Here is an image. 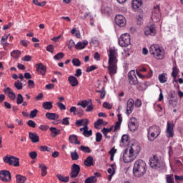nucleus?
Listing matches in <instances>:
<instances>
[{
    "mask_svg": "<svg viewBox=\"0 0 183 183\" xmlns=\"http://www.w3.org/2000/svg\"><path fill=\"white\" fill-rule=\"evenodd\" d=\"M84 164L85 167H92L94 165V157L92 156H89L84 160Z\"/></svg>",
    "mask_w": 183,
    "mask_h": 183,
    "instance_id": "nucleus-22",
    "label": "nucleus"
},
{
    "mask_svg": "<svg viewBox=\"0 0 183 183\" xmlns=\"http://www.w3.org/2000/svg\"><path fill=\"white\" fill-rule=\"evenodd\" d=\"M149 165L153 169H164L165 167V163L161 160H159L158 156L153 155L149 159Z\"/></svg>",
    "mask_w": 183,
    "mask_h": 183,
    "instance_id": "nucleus-3",
    "label": "nucleus"
},
{
    "mask_svg": "<svg viewBox=\"0 0 183 183\" xmlns=\"http://www.w3.org/2000/svg\"><path fill=\"white\" fill-rule=\"evenodd\" d=\"M109 73L111 76L115 75L117 74V71L118 70V53L117 52V49H109Z\"/></svg>",
    "mask_w": 183,
    "mask_h": 183,
    "instance_id": "nucleus-1",
    "label": "nucleus"
},
{
    "mask_svg": "<svg viewBox=\"0 0 183 183\" xmlns=\"http://www.w3.org/2000/svg\"><path fill=\"white\" fill-rule=\"evenodd\" d=\"M129 83L130 85H138V78L135 75L134 71H130L128 73Z\"/></svg>",
    "mask_w": 183,
    "mask_h": 183,
    "instance_id": "nucleus-11",
    "label": "nucleus"
},
{
    "mask_svg": "<svg viewBox=\"0 0 183 183\" xmlns=\"http://www.w3.org/2000/svg\"><path fill=\"white\" fill-rule=\"evenodd\" d=\"M46 117L51 121H55L59 118V115L56 113L47 112L46 113Z\"/></svg>",
    "mask_w": 183,
    "mask_h": 183,
    "instance_id": "nucleus-24",
    "label": "nucleus"
},
{
    "mask_svg": "<svg viewBox=\"0 0 183 183\" xmlns=\"http://www.w3.org/2000/svg\"><path fill=\"white\" fill-rule=\"evenodd\" d=\"M103 107L106 108L107 109H112V105L108 102H104Z\"/></svg>",
    "mask_w": 183,
    "mask_h": 183,
    "instance_id": "nucleus-61",
    "label": "nucleus"
},
{
    "mask_svg": "<svg viewBox=\"0 0 183 183\" xmlns=\"http://www.w3.org/2000/svg\"><path fill=\"white\" fill-rule=\"evenodd\" d=\"M24 102V97H22V94H19L16 97V104L17 105H21Z\"/></svg>",
    "mask_w": 183,
    "mask_h": 183,
    "instance_id": "nucleus-41",
    "label": "nucleus"
},
{
    "mask_svg": "<svg viewBox=\"0 0 183 183\" xmlns=\"http://www.w3.org/2000/svg\"><path fill=\"white\" fill-rule=\"evenodd\" d=\"M49 129L51 134H53V138H55V137H57V135H59V134H61V130L56 129V127H50Z\"/></svg>",
    "mask_w": 183,
    "mask_h": 183,
    "instance_id": "nucleus-29",
    "label": "nucleus"
},
{
    "mask_svg": "<svg viewBox=\"0 0 183 183\" xmlns=\"http://www.w3.org/2000/svg\"><path fill=\"white\" fill-rule=\"evenodd\" d=\"M134 105L137 108H141V106L142 105V102L139 99H137L134 102Z\"/></svg>",
    "mask_w": 183,
    "mask_h": 183,
    "instance_id": "nucleus-59",
    "label": "nucleus"
},
{
    "mask_svg": "<svg viewBox=\"0 0 183 183\" xmlns=\"http://www.w3.org/2000/svg\"><path fill=\"white\" fill-rule=\"evenodd\" d=\"M102 13L104 14V15L109 16L112 14V9L108 6H104L102 9Z\"/></svg>",
    "mask_w": 183,
    "mask_h": 183,
    "instance_id": "nucleus-27",
    "label": "nucleus"
},
{
    "mask_svg": "<svg viewBox=\"0 0 183 183\" xmlns=\"http://www.w3.org/2000/svg\"><path fill=\"white\" fill-rule=\"evenodd\" d=\"M177 99H172L169 100V108H175L177 107Z\"/></svg>",
    "mask_w": 183,
    "mask_h": 183,
    "instance_id": "nucleus-35",
    "label": "nucleus"
},
{
    "mask_svg": "<svg viewBox=\"0 0 183 183\" xmlns=\"http://www.w3.org/2000/svg\"><path fill=\"white\" fill-rule=\"evenodd\" d=\"M88 16H91V12H86L84 13V11L81 12V14L79 15V18L82 20V21H85L86 18H88Z\"/></svg>",
    "mask_w": 183,
    "mask_h": 183,
    "instance_id": "nucleus-37",
    "label": "nucleus"
},
{
    "mask_svg": "<svg viewBox=\"0 0 183 183\" xmlns=\"http://www.w3.org/2000/svg\"><path fill=\"white\" fill-rule=\"evenodd\" d=\"M57 106L59 109H61V111H65L66 109V107L64 106V104L61 102L57 103Z\"/></svg>",
    "mask_w": 183,
    "mask_h": 183,
    "instance_id": "nucleus-62",
    "label": "nucleus"
},
{
    "mask_svg": "<svg viewBox=\"0 0 183 183\" xmlns=\"http://www.w3.org/2000/svg\"><path fill=\"white\" fill-rule=\"evenodd\" d=\"M4 162L9 165H13V167H19V158L14 156H8L4 157Z\"/></svg>",
    "mask_w": 183,
    "mask_h": 183,
    "instance_id": "nucleus-6",
    "label": "nucleus"
},
{
    "mask_svg": "<svg viewBox=\"0 0 183 183\" xmlns=\"http://www.w3.org/2000/svg\"><path fill=\"white\" fill-rule=\"evenodd\" d=\"M39 167L41 169V177H45V175L48 174V172H46V166H45V164H39Z\"/></svg>",
    "mask_w": 183,
    "mask_h": 183,
    "instance_id": "nucleus-30",
    "label": "nucleus"
},
{
    "mask_svg": "<svg viewBox=\"0 0 183 183\" xmlns=\"http://www.w3.org/2000/svg\"><path fill=\"white\" fill-rule=\"evenodd\" d=\"M154 132V134L157 135L156 138H158L159 137V134H161V127L159 126H152L149 127L148 129V135L151 134V132Z\"/></svg>",
    "mask_w": 183,
    "mask_h": 183,
    "instance_id": "nucleus-17",
    "label": "nucleus"
},
{
    "mask_svg": "<svg viewBox=\"0 0 183 183\" xmlns=\"http://www.w3.org/2000/svg\"><path fill=\"white\" fill-rule=\"evenodd\" d=\"M69 112L74 115H78V117H81L84 116V110L81 107L76 108L75 107H71L69 109Z\"/></svg>",
    "mask_w": 183,
    "mask_h": 183,
    "instance_id": "nucleus-15",
    "label": "nucleus"
},
{
    "mask_svg": "<svg viewBox=\"0 0 183 183\" xmlns=\"http://www.w3.org/2000/svg\"><path fill=\"white\" fill-rule=\"evenodd\" d=\"M89 105H87V108L86 109V112H92L94 111V106H92V100L89 99Z\"/></svg>",
    "mask_w": 183,
    "mask_h": 183,
    "instance_id": "nucleus-40",
    "label": "nucleus"
},
{
    "mask_svg": "<svg viewBox=\"0 0 183 183\" xmlns=\"http://www.w3.org/2000/svg\"><path fill=\"white\" fill-rule=\"evenodd\" d=\"M27 125L30 127L31 128H35L36 127V123L32 120H29L27 122Z\"/></svg>",
    "mask_w": 183,
    "mask_h": 183,
    "instance_id": "nucleus-55",
    "label": "nucleus"
},
{
    "mask_svg": "<svg viewBox=\"0 0 183 183\" xmlns=\"http://www.w3.org/2000/svg\"><path fill=\"white\" fill-rule=\"evenodd\" d=\"M129 138V137H128V135L124 134V135L122 137L121 142H122V144H127V142H128Z\"/></svg>",
    "mask_w": 183,
    "mask_h": 183,
    "instance_id": "nucleus-53",
    "label": "nucleus"
},
{
    "mask_svg": "<svg viewBox=\"0 0 183 183\" xmlns=\"http://www.w3.org/2000/svg\"><path fill=\"white\" fill-rule=\"evenodd\" d=\"M52 102H46L42 104L44 109H52Z\"/></svg>",
    "mask_w": 183,
    "mask_h": 183,
    "instance_id": "nucleus-34",
    "label": "nucleus"
},
{
    "mask_svg": "<svg viewBox=\"0 0 183 183\" xmlns=\"http://www.w3.org/2000/svg\"><path fill=\"white\" fill-rule=\"evenodd\" d=\"M82 134L86 137V138H89V137H92V129L86 130L83 132Z\"/></svg>",
    "mask_w": 183,
    "mask_h": 183,
    "instance_id": "nucleus-47",
    "label": "nucleus"
},
{
    "mask_svg": "<svg viewBox=\"0 0 183 183\" xmlns=\"http://www.w3.org/2000/svg\"><path fill=\"white\" fill-rule=\"evenodd\" d=\"M172 76L173 78L178 76V68L177 66L172 68Z\"/></svg>",
    "mask_w": 183,
    "mask_h": 183,
    "instance_id": "nucleus-48",
    "label": "nucleus"
},
{
    "mask_svg": "<svg viewBox=\"0 0 183 183\" xmlns=\"http://www.w3.org/2000/svg\"><path fill=\"white\" fill-rule=\"evenodd\" d=\"M157 26L155 24H152L149 26H147L144 29V34L148 36L150 35L151 36H155L157 34Z\"/></svg>",
    "mask_w": 183,
    "mask_h": 183,
    "instance_id": "nucleus-8",
    "label": "nucleus"
},
{
    "mask_svg": "<svg viewBox=\"0 0 183 183\" xmlns=\"http://www.w3.org/2000/svg\"><path fill=\"white\" fill-rule=\"evenodd\" d=\"M56 177L61 182H68V181H69V176L64 177V175H62V174H57Z\"/></svg>",
    "mask_w": 183,
    "mask_h": 183,
    "instance_id": "nucleus-32",
    "label": "nucleus"
},
{
    "mask_svg": "<svg viewBox=\"0 0 183 183\" xmlns=\"http://www.w3.org/2000/svg\"><path fill=\"white\" fill-rule=\"evenodd\" d=\"M139 151H141V147L137 144H132L129 149V158L134 156V153L139 154Z\"/></svg>",
    "mask_w": 183,
    "mask_h": 183,
    "instance_id": "nucleus-18",
    "label": "nucleus"
},
{
    "mask_svg": "<svg viewBox=\"0 0 183 183\" xmlns=\"http://www.w3.org/2000/svg\"><path fill=\"white\" fill-rule=\"evenodd\" d=\"M135 102H134L133 99H129L127 101V111L126 114L127 115H129L130 114H132V111H134V104Z\"/></svg>",
    "mask_w": 183,
    "mask_h": 183,
    "instance_id": "nucleus-16",
    "label": "nucleus"
},
{
    "mask_svg": "<svg viewBox=\"0 0 183 183\" xmlns=\"http://www.w3.org/2000/svg\"><path fill=\"white\" fill-rule=\"evenodd\" d=\"M115 23L118 26L124 27L125 25H127V19H125V17L121 14H117L115 16Z\"/></svg>",
    "mask_w": 183,
    "mask_h": 183,
    "instance_id": "nucleus-10",
    "label": "nucleus"
},
{
    "mask_svg": "<svg viewBox=\"0 0 183 183\" xmlns=\"http://www.w3.org/2000/svg\"><path fill=\"white\" fill-rule=\"evenodd\" d=\"M72 46H75V41H74L72 39H70L69 43L68 44L69 49H72Z\"/></svg>",
    "mask_w": 183,
    "mask_h": 183,
    "instance_id": "nucleus-63",
    "label": "nucleus"
},
{
    "mask_svg": "<svg viewBox=\"0 0 183 183\" xmlns=\"http://www.w3.org/2000/svg\"><path fill=\"white\" fill-rule=\"evenodd\" d=\"M61 124L62 125H69V117L63 118Z\"/></svg>",
    "mask_w": 183,
    "mask_h": 183,
    "instance_id": "nucleus-57",
    "label": "nucleus"
},
{
    "mask_svg": "<svg viewBox=\"0 0 183 183\" xmlns=\"http://www.w3.org/2000/svg\"><path fill=\"white\" fill-rule=\"evenodd\" d=\"M155 135H156L155 132L152 131L150 132V136H149V134L148 135L149 141H150L151 142H152V141H154L157 138V137H155Z\"/></svg>",
    "mask_w": 183,
    "mask_h": 183,
    "instance_id": "nucleus-45",
    "label": "nucleus"
},
{
    "mask_svg": "<svg viewBox=\"0 0 183 183\" xmlns=\"http://www.w3.org/2000/svg\"><path fill=\"white\" fill-rule=\"evenodd\" d=\"M16 183H25L26 181V177L21 174H17L16 175Z\"/></svg>",
    "mask_w": 183,
    "mask_h": 183,
    "instance_id": "nucleus-28",
    "label": "nucleus"
},
{
    "mask_svg": "<svg viewBox=\"0 0 183 183\" xmlns=\"http://www.w3.org/2000/svg\"><path fill=\"white\" fill-rule=\"evenodd\" d=\"M152 19L154 22H159L161 19V13H159V5L154 6V10L152 14Z\"/></svg>",
    "mask_w": 183,
    "mask_h": 183,
    "instance_id": "nucleus-7",
    "label": "nucleus"
},
{
    "mask_svg": "<svg viewBox=\"0 0 183 183\" xmlns=\"http://www.w3.org/2000/svg\"><path fill=\"white\" fill-rule=\"evenodd\" d=\"M11 55L13 56V58H19L21 51L19 50H14L11 53Z\"/></svg>",
    "mask_w": 183,
    "mask_h": 183,
    "instance_id": "nucleus-44",
    "label": "nucleus"
},
{
    "mask_svg": "<svg viewBox=\"0 0 183 183\" xmlns=\"http://www.w3.org/2000/svg\"><path fill=\"white\" fill-rule=\"evenodd\" d=\"M14 86L16 89L21 90L23 88L22 83L19 82V80H17L14 82Z\"/></svg>",
    "mask_w": 183,
    "mask_h": 183,
    "instance_id": "nucleus-50",
    "label": "nucleus"
},
{
    "mask_svg": "<svg viewBox=\"0 0 183 183\" xmlns=\"http://www.w3.org/2000/svg\"><path fill=\"white\" fill-rule=\"evenodd\" d=\"M38 114V109H35L30 112V118H35Z\"/></svg>",
    "mask_w": 183,
    "mask_h": 183,
    "instance_id": "nucleus-56",
    "label": "nucleus"
},
{
    "mask_svg": "<svg viewBox=\"0 0 183 183\" xmlns=\"http://www.w3.org/2000/svg\"><path fill=\"white\" fill-rule=\"evenodd\" d=\"M79 171H81V167L79 165L76 164H74L71 166V171L70 173L71 178H76L79 174Z\"/></svg>",
    "mask_w": 183,
    "mask_h": 183,
    "instance_id": "nucleus-12",
    "label": "nucleus"
},
{
    "mask_svg": "<svg viewBox=\"0 0 183 183\" xmlns=\"http://www.w3.org/2000/svg\"><path fill=\"white\" fill-rule=\"evenodd\" d=\"M64 56H65V54L63 52H59L54 56V59L59 61L60 59H63Z\"/></svg>",
    "mask_w": 183,
    "mask_h": 183,
    "instance_id": "nucleus-38",
    "label": "nucleus"
},
{
    "mask_svg": "<svg viewBox=\"0 0 183 183\" xmlns=\"http://www.w3.org/2000/svg\"><path fill=\"white\" fill-rule=\"evenodd\" d=\"M142 6V0H133L132 2V6L134 11L139 9V6Z\"/></svg>",
    "mask_w": 183,
    "mask_h": 183,
    "instance_id": "nucleus-23",
    "label": "nucleus"
},
{
    "mask_svg": "<svg viewBox=\"0 0 183 183\" xmlns=\"http://www.w3.org/2000/svg\"><path fill=\"white\" fill-rule=\"evenodd\" d=\"M68 81H69L70 85H71V86H77L78 79H76V77H75L74 76H70L68 78Z\"/></svg>",
    "mask_w": 183,
    "mask_h": 183,
    "instance_id": "nucleus-25",
    "label": "nucleus"
},
{
    "mask_svg": "<svg viewBox=\"0 0 183 183\" xmlns=\"http://www.w3.org/2000/svg\"><path fill=\"white\" fill-rule=\"evenodd\" d=\"M147 172V163L142 159H139L135 162L133 167V174L134 177L140 178V177H144Z\"/></svg>",
    "mask_w": 183,
    "mask_h": 183,
    "instance_id": "nucleus-2",
    "label": "nucleus"
},
{
    "mask_svg": "<svg viewBox=\"0 0 183 183\" xmlns=\"http://www.w3.org/2000/svg\"><path fill=\"white\" fill-rule=\"evenodd\" d=\"M102 141V134L99 132L96 133V142H101Z\"/></svg>",
    "mask_w": 183,
    "mask_h": 183,
    "instance_id": "nucleus-52",
    "label": "nucleus"
},
{
    "mask_svg": "<svg viewBox=\"0 0 183 183\" xmlns=\"http://www.w3.org/2000/svg\"><path fill=\"white\" fill-rule=\"evenodd\" d=\"M54 45L50 44L47 46L46 51H48V52H51V54H54Z\"/></svg>",
    "mask_w": 183,
    "mask_h": 183,
    "instance_id": "nucleus-60",
    "label": "nucleus"
},
{
    "mask_svg": "<svg viewBox=\"0 0 183 183\" xmlns=\"http://www.w3.org/2000/svg\"><path fill=\"white\" fill-rule=\"evenodd\" d=\"M166 182L167 183H175L174 178H172V175L167 174L166 176Z\"/></svg>",
    "mask_w": 183,
    "mask_h": 183,
    "instance_id": "nucleus-49",
    "label": "nucleus"
},
{
    "mask_svg": "<svg viewBox=\"0 0 183 183\" xmlns=\"http://www.w3.org/2000/svg\"><path fill=\"white\" fill-rule=\"evenodd\" d=\"M158 79L161 84H165L168 81V78L165 76V74H161L158 76Z\"/></svg>",
    "mask_w": 183,
    "mask_h": 183,
    "instance_id": "nucleus-31",
    "label": "nucleus"
},
{
    "mask_svg": "<svg viewBox=\"0 0 183 183\" xmlns=\"http://www.w3.org/2000/svg\"><path fill=\"white\" fill-rule=\"evenodd\" d=\"M29 137L33 144H36V142H39V136H38V134H36V132H29Z\"/></svg>",
    "mask_w": 183,
    "mask_h": 183,
    "instance_id": "nucleus-20",
    "label": "nucleus"
},
{
    "mask_svg": "<svg viewBox=\"0 0 183 183\" xmlns=\"http://www.w3.org/2000/svg\"><path fill=\"white\" fill-rule=\"evenodd\" d=\"M149 54L154 55L156 59H164V51L161 50V47L159 45H152L149 48Z\"/></svg>",
    "mask_w": 183,
    "mask_h": 183,
    "instance_id": "nucleus-4",
    "label": "nucleus"
},
{
    "mask_svg": "<svg viewBox=\"0 0 183 183\" xmlns=\"http://www.w3.org/2000/svg\"><path fill=\"white\" fill-rule=\"evenodd\" d=\"M0 179L4 182L11 181V172L8 170L0 171Z\"/></svg>",
    "mask_w": 183,
    "mask_h": 183,
    "instance_id": "nucleus-9",
    "label": "nucleus"
},
{
    "mask_svg": "<svg viewBox=\"0 0 183 183\" xmlns=\"http://www.w3.org/2000/svg\"><path fill=\"white\" fill-rule=\"evenodd\" d=\"M98 69V67L97 66L92 65V66H90L87 67L86 71L87 72H91L92 71H95V69Z\"/></svg>",
    "mask_w": 183,
    "mask_h": 183,
    "instance_id": "nucleus-58",
    "label": "nucleus"
},
{
    "mask_svg": "<svg viewBox=\"0 0 183 183\" xmlns=\"http://www.w3.org/2000/svg\"><path fill=\"white\" fill-rule=\"evenodd\" d=\"M95 181H97V177L92 176L86 179L84 183H95Z\"/></svg>",
    "mask_w": 183,
    "mask_h": 183,
    "instance_id": "nucleus-43",
    "label": "nucleus"
},
{
    "mask_svg": "<svg viewBox=\"0 0 183 183\" xmlns=\"http://www.w3.org/2000/svg\"><path fill=\"white\" fill-rule=\"evenodd\" d=\"M166 134L167 138H174V124L171 122H167Z\"/></svg>",
    "mask_w": 183,
    "mask_h": 183,
    "instance_id": "nucleus-13",
    "label": "nucleus"
},
{
    "mask_svg": "<svg viewBox=\"0 0 183 183\" xmlns=\"http://www.w3.org/2000/svg\"><path fill=\"white\" fill-rule=\"evenodd\" d=\"M88 45V41L85 40L84 42L79 41L75 45L76 49H84Z\"/></svg>",
    "mask_w": 183,
    "mask_h": 183,
    "instance_id": "nucleus-26",
    "label": "nucleus"
},
{
    "mask_svg": "<svg viewBox=\"0 0 183 183\" xmlns=\"http://www.w3.org/2000/svg\"><path fill=\"white\" fill-rule=\"evenodd\" d=\"M137 118L132 117L130 119V122L128 124L129 129L131 132H135L138 129V124H137Z\"/></svg>",
    "mask_w": 183,
    "mask_h": 183,
    "instance_id": "nucleus-14",
    "label": "nucleus"
},
{
    "mask_svg": "<svg viewBox=\"0 0 183 183\" xmlns=\"http://www.w3.org/2000/svg\"><path fill=\"white\" fill-rule=\"evenodd\" d=\"M71 157L72 161H78V159H79V155L76 152V150L71 152Z\"/></svg>",
    "mask_w": 183,
    "mask_h": 183,
    "instance_id": "nucleus-36",
    "label": "nucleus"
},
{
    "mask_svg": "<svg viewBox=\"0 0 183 183\" xmlns=\"http://www.w3.org/2000/svg\"><path fill=\"white\" fill-rule=\"evenodd\" d=\"M89 100H82L80 102L77 103L78 107H81L82 108H86L89 105Z\"/></svg>",
    "mask_w": 183,
    "mask_h": 183,
    "instance_id": "nucleus-33",
    "label": "nucleus"
},
{
    "mask_svg": "<svg viewBox=\"0 0 183 183\" xmlns=\"http://www.w3.org/2000/svg\"><path fill=\"white\" fill-rule=\"evenodd\" d=\"M80 151L85 152V154H91V149L88 147L81 146L79 147Z\"/></svg>",
    "mask_w": 183,
    "mask_h": 183,
    "instance_id": "nucleus-39",
    "label": "nucleus"
},
{
    "mask_svg": "<svg viewBox=\"0 0 183 183\" xmlns=\"http://www.w3.org/2000/svg\"><path fill=\"white\" fill-rule=\"evenodd\" d=\"M104 119H97V122H94V128H96V129H99V127L100 125H102V122H103Z\"/></svg>",
    "mask_w": 183,
    "mask_h": 183,
    "instance_id": "nucleus-46",
    "label": "nucleus"
},
{
    "mask_svg": "<svg viewBox=\"0 0 183 183\" xmlns=\"http://www.w3.org/2000/svg\"><path fill=\"white\" fill-rule=\"evenodd\" d=\"M71 62L74 66H81V61L79 59H73Z\"/></svg>",
    "mask_w": 183,
    "mask_h": 183,
    "instance_id": "nucleus-51",
    "label": "nucleus"
},
{
    "mask_svg": "<svg viewBox=\"0 0 183 183\" xmlns=\"http://www.w3.org/2000/svg\"><path fill=\"white\" fill-rule=\"evenodd\" d=\"M69 141L71 144H74L75 145H81V142L78 141V137L75 134L70 135L69 137Z\"/></svg>",
    "mask_w": 183,
    "mask_h": 183,
    "instance_id": "nucleus-21",
    "label": "nucleus"
},
{
    "mask_svg": "<svg viewBox=\"0 0 183 183\" xmlns=\"http://www.w3.org/2000/svg\"><path fill=\"white\" fill-rule=\"evenodd\" d=\"M137 25H142V16L139 15L137 19Z\"/></svg>",
    "mask_w": 183,
    "mask_h": 183,
    "instance_id": "nucleus-64",
    "label": "nucleus"
},
{
    "mask_svg": "<svg viewBox=\"0 0 183 183\" xmlns=\"http://www.w3.org/2000/svg\"><path fill=\"white\" fill-rule=\"evenodd\" d=\"M36 71L39 72V74H41V75H45L46 73V66L43 65L42 63L36 64Z\"/></svg>",
    "mask_w": 183,
    "mask_h": 183,
    "instance_id": "nucleus-19",
    "label": "nucleus"
},
{
    "mask_svg": "<svg viewBox=\"0 0 183 183\" xmlns=\"http://www.w3.org/2000/svg\"><path fill=\"white\" fill-rule=\"evenodd\" d=\"M29 155L31 159H36V157H38V153L36 152H31Z\"/></svg>",
    "mask_w": 183,
    "mask_h": 183,
    "instance_id": "nucleus-54",
    "label": "nucleus"
},
{
    "mask_svg": "<svg viewBox=\"0 0 183 183\" xmlns=\"http://www.w3.org/2000/svg\"><path fill=\"white\" fill-rule=\"evenodd\" d=\"M119 45L122 46V48L131 45V36L129 34L125 33L121 35V36L119 38Z\"/></svg>",
    "mask_w": 183,
    "mask_h": 183,
    "instance_id": "nucleus-5",
    "label": "nucleus"
},
{
    "mask_svg": "<svg viewBox=\"0 0 183 183\" xmlns=\"http://www.w3.org/2000/svg\"><path fill=\"white\" fill-rule=\"evenodd\" d=\"M128 154V149H126L123 153V161L124 162L128 163V162H131L132 161V159H127V155Z\"/></svg>",
    "mask_w": 183,
    "mask_h": 183,
    "instance_id": "nucleus-42",
    "label": "nucleus"
}]
</instances>
